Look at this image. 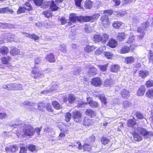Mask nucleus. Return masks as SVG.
Returning <instances> with one entry per match:
<instances>
[{
  "label": "nucleus",
  "mask_w": 153,
  "mask_h": 153,
  "mask_svg": "<svg viewBox=\"0 0 153 153\" xmlns=\"http://www.w3.org/2000/svg\"><path fill=\"white\" fill-rule=\"evenodd\" d=\"M10 126L14 127L15 128H17L22 127L24 134L27 136H33L35 133V129L34 128L30 125L27 124L22 123L19 125L10 124Z\"/></svg>",
  "instance_id": "obj_1"
},
{
  "label": "nucleus",
  "mask_w": 153,
  "mask_h": 153,
  "mask_svg": "<svg viewBox=\"0 0 153 153\" xmlns=\"http://www.w3.org/2000/svg\"><path fill=\"white\" fill-rule=\"evenodd\" d=\"M135 130L143 136L146 139L149 138L153 136L152 131H148L146 129L140 126H138L135 128Z\"/></svg>",
  "instance_id": "obj_2"
},
{
  "label": "nucleus",
  "mask_w": 153,
  "mask_h": 153,
  "mask_svg": "<svg viewBox=\"0 0 153 153\" xmlns=\"http://www.w3.org/2000/svg\"><path fill=\"white\" fill-rule=\"evenodd\" d=\"M76 97L74 94H69L68 96L65 97L63 99L64 102L66 104H68L69 106L73 104L75 101Z\"/></svg>",
  "instance_id": "obj_3"
},
{
  "label": "nucleus",
  "mask_w": 153,
  "mask_h": 153,
  "mask_svg": "<svg viewBox=\"0 0 153 153\" xmlns=\"http://www.w3.org/2000/svg\"><path fill=\"white\" fill-rule=\"evenodd\" d=\"M103 12L105 14L101 16L100 19L102 22H107L109 19L108 16L111 15L113 13L112 10H104Z\"/></svg>",
  "instance_id": "obj_4"
},
{
  "label": "nucleus",
  "mask_w": 153,
  "mask_h": 153,
  "mask_svg": "<svg viewBox=\"0 0 153 153\" xmlns=\"http://www.w3.org/2000/svg\"><path fill=\"white\" fill-rule=\"evenodd\" d=\"M70 20L68 22V25L70 26L73 25L72 23H75L77 21L80 22V19L79 16H76L74 13H72L70 14L69 17Z\"/></svg>",
  "instance_id": "obj_5"
},
{
  "label": "nucleus",
  "mask_w": 153,
  "mask_h": 153,
  "mask_svg": "<svg viewBox=\"0 0 153 153\" xmlns=\"http://www.w3.org/2000/svg\"><path fill=\"white\" fill-rule=\"evenodd\" d=\"M76 143L78 145V149L79 150L83 149L84 151H89L91 150V146L87 143H85L82 146L79 141L77 142Z\"/></svg>",
  "instance_id": "obj_6"
},
{
  "label": "nucleus",
  "mask_w": 153,
  "mask_h": 153,
  "mask_svg": "<svg viewBox=\"0 0 153 153\" xmlns=\"http://www.w3.org/2000/svg\"><path fill=\"white\" fill-rule=\"evenodd\" d=\"M73 117L74 120L76 122H80L81 120L82 116L80 112L75 110L73 111Z\"/></svg>",
  "instance_id": "obj_7"
},
{
  "label": "nucleus",
  "mask_w": 153,
  "mask_h": 153,
  "mask_svg": "<svg viewBox=\"0 0 153 153\" xmlns=\"http://www.w3.org/2000/svg\"><path fill=\"white\" fill-rule=\"evenodd\" d=\"M80 19V22H88L91 21L93 22L95 20V19L93 17L91 16H79V19Z\"/></svg>",
  "instance_id": "obj_8"
},
{
  "label": "nucleus",
  "mask_w": 153,
  "mask_h": 153,
  "mask_svg": "<svg viewBox=\"0 0 153 153\" xmlns=\"http://www.w3.org/2000/svg\"><path fill=\"white\" fill-rule=\"evenodd\" d=\"M92 84L96 87L100 86L102 83L100 78L99 77H96L93 78L91 81Z\"/></svg>",
  "instance_id": "obj_9"
},
{
  "label": "nucleus",
  "mask_w": 153,
  "mask_h": 153,
  "mask_svg": "<svg viewBox=\"0 0 153 153\" xmlns=\"http://www.w3.org/2000/svg\"><path fill=\"white\" fill-rule=\"evenodd\" d=\"M18 150V148L16 145H13L7 147L5 150L7 153H14Z\"/></svg>",
  "instance_id": "obj_10"
},
{
  "label": "nucleus",
  "mask_w": 153,
  "mask_h": 153,
  "mask_svg": "<svg viewBox=\"0 0 153 153\" xmlns=\"http://www.w3.org/2000/svg\"><path fill=\"white\" fill-rule=\"evenodd\" d=\"M149 74V72L146 70H140L138 72V76L140 78L144 79Z\"/></svg>",
  "instance_id": "obj_11"
},
{
  "label": "nucleus",
  "mask_w": 153,
  "mask_h": 153,
  "mask_svg": "<svg viewBox=\"0 0 153 153\" xmlns=\"http://www.w3.org/2000/svg\"><path fill=\"white\" fill-rule=\"evenodd\" d=\"M37 70L36 68L33 71V74H34V78H40L43 77V75L41 71Z\"/></svg>",
  "instance_id": "obj_12"
},
{
  "label": "nucleus",
  "mask_w": 153,
  "mask_h": 153,
  "mask_svg": "<svg viewBox=\"0 0 153 153\" xmlns=\"http://www.w3.org/2000/svg\"><path fill=\"white\" fill-rule=\"evenodd\" d=\"M149 25V23L148 21H147L146 23H144L143 26H142V28L141 27L138 28L137 30L138 32L141 33V34L144 33V32L145 30V28L148 27Z\"/></svg>",
  "instance_id": "obj_13"
},
{
  "label": "nucleus",
  "mask_w": 153,
  "mask_h": 153,
  "mask_svg": "<svg viewBox=\"0 0 153 153\" xmlns=\"http://www.w3.org/2000/svg\"><path fill=\"white\" fill-rule=\"evenodd\" d=\"M117 42L114 39H110L108 43V45L111 48H114L117 45Z\"/></svg>",
  "instance_id": "obj_14"
},
{
  "label": "nucleus",
  "mask_w": 153,
  "mask_h": 153,
  "mask_svg": "<svg viewBox=\"0 0 153 153\" xmlns=\"http://www.w3.org/2000/svg\"><path fill=\"white\" fill-rule=\"evenodd\" d=\"M10 54L13 56L18 55L19 53V50L16 48L13 47L10 51Z\"/></svg>",
  "instance_id": "obj_15"
},
{
  "label": "nucleus",
  "mask_w": 153,
  "mask_h": 153,
  "mask_svg": "<svg viewBox=\"0 0 153 153\" xmlns=\"http://www.w3.org/2000/svg\"><path fill=\"white\" fill-rule=\"evenodd\" d=\"M46 59L51 62H54L55 60L53 54L52 53L48 54L46 57Z\"/></svg>",
  "instance_id": "obj_16"
},
{
  "label": "nucleus",
  "mask_w": 153,
  "mask_h": 153,
  "mask_svg": "<svg viewBox=\"0 0 153 153\" xmlns=\"http://www.w3.org/2000/svg\"><path fill=\"white\" fill-rule=\"evenodd\" d=\"M92 120L88 117H86L84 119L83 124L85 126H89L92 123Z\"/></svg>",
  "instance_id": "obj_17"
},
{
  "label": "nucleus",
  "mask_w": 153,
  "mask_h": 153,
  "mask_svg": "<svg viewBox=\"0 0 153 153\" xmlns=\"http://www.w3.org/2000/svg\"><path fill=\"white\" fill-rule=\"evenodd\" d=\"M13 10H10L7 7L0 8V13H9L11 14H12L13 13Z\"/></svg>",
  "instance_id": "obj_18"
},
{
  "label": "nucleus",
  "mask_w": 153,
  "mask_h": 153,
  "mask_svg": "<svg viewBox=\"0 0 153 153\" xmlns=\"http://www.w3.org/2000/svg\"><path fill=\"white\" fill-rule=\"evenodd\" d=\"M85 114L91 117H93L96 115V112L91 109H87Z\"/></svg>",
  "instance_id": "obj_19"
},
{
  "label": "nucleus",
  "mask_w": 153,
  "mask_h": 153,
  "mask_svg": "<svg viewBox=\"0 0 153 153\" xmlns=\"http://www.w3.org/2000/svg\"><path fill=\"white\" fill-rule=\"evenodd\" d=\"M121 94L122 97L124 98H128L129 97L128 91L126 89H123L122 90Z\"/></svg>",
  "instance_id": "obj_20"
},
{
  "label": "nucleus",
  "mask_w": 153,
  "mask_h": 153,
  "mask_svg": "<svg viewBox=\"0 0 153 153\" xmlns=\"http://www.w3.org/2000/svg\"><path fill=\"white\" fill-rule=\"evenodd\" d=\"M24 34L25 36L33 39L35 41L38 40L39 39V37L34 34H29L27 33H24Z\"/></svg>",
  "instance_id": "obj_21"
},
{
  "label": "nucleus",
  "mask_w": 153,
  "mask_h": 153,
  "mask_svg": "<svg viewBox=\"0 0 153 153\" xmlns=\"http://www.w3.org/2000/svg\"><path fill=\"white\" fill-rule=\"evenodd\" d=\"M123 23L120 21L114 22L113 24V27L116 29L122 28L123 26Z\"/></svg>",
  "instance_id": "obj_22"
},
{
  "label": "nucleus",
  "mask_w": 153,
  "mask_h": 153,
  "mask_svg": "<svg viewBox=\"0 0 153 153\" xmlns=\"http://www.w3.org/2000/svg\"><path fill=\"white\" fill-rule=\"evenodd\" d=\"M120 68V66L117 65H112L110 67V71L113 72H116L118 71Z\"/></svg>",
  "instance_id": "obj_23"
},
{
  "label": "nucleus",
  "mask_w": 153,
  "mask_h": 153,
  "mask_svg": "<svg viewBox=\"0 0 153 153\" xmlns=\"http://www.w3.org/2000/svg\"><path fill=\"white\" fill-rule=\"evenodd\" d=\"M145 91V87L144 86H141L137 91V95L139 96H141L144 95Z\"/></svg>",
  "instance_id": "obj_24"
},
{
  "label": "nucleus",
  "mask_w": 153,
  "mask_h": 153,
  "mask_svg": "<svg viewBox=\"0 0 153 153\" xmlns=\"http://www.w3.org/2000/svg\"><path fill=\"white\" fill-rule=\"evenodd\" d=\"M8 52L9 49L6 46H2L0 48V53L3 55H6Z\"/></svg>",
  "instance_id": "obj_25"
},
{
  "label": "nucleus",
  "mask_w": 153,
  "mask_h": 153,
  "mask_svg": "<svg viewBox=\"0 0 153 153\" xmlns=\"http://www.w3.org/2000/svg\"><path fill=\"white\" fill-rule=\"evenodd\" d=\"M87 102H80L79 103L78 106L79 107H82L85 104H89V103L92 102V98L91 97H89L87 98Z\"/></svg>",
  "instance_id": "obj_26"
},
{
  "label": "nucleus",
  "mask_w": 153,
  "mask_h": 153,
  "mask_svg": "<svg viewBox=\"0 0 153 153\" xmlns=\"http://www.w3.org/2000/svg\"><path fill=\"white\" fill-rule=\"evenodd\" d=\"M96 69L93 67L89 68L88 72V74L90 76H94L96 73Z\"/></svg>",
  "instance_id": "obj_27"
},
{
  "label": "nucleus",
  "mask_w": 153,
  "mask_h": 153,
  "mask_svg": "<svg viewBox=\"0 0 153 153\" xmlns=\"http://www.w3.org/2000/svg\"><path fill=\"white\" fill-rule=\"evenodd\" d=\"M134 138L135 140L140 141L143 140V137L141 134L137 133H135L134 135Z\"/></svg>",
  "instance_id": "obj_28"
},
{
  "label": "nucleus",
  "mask_w": 153,
  "mask_h": 153,
  "mask_svg": "<svg viewBox=\"0 0 153 153\" xmlns=\"http://www.w3.org/2000/svg\"><path fill=\"white\" fill-rule=\"evenodd\" d=\"M96 47L94 45H87L85 48L84 51L88 53L91 52L96 49Z\"/></svg>",
  "instance_id": "obj_29"
},
{
  "label": "nucleus",
  "mask_w": 153,
  "mask_h": 153,
  "mask_svg": "<svg viewBox=\"0 0 153 153\" xmlns=\"http://www.w3.org/2000/svg\"><path fill=\"white\" fill-rule=\"evenodd\" d=\"M134 58L132 56H128L125 59V62L127 64H131L134 61Z\"/></svg>",
  "instance_id": "obj_30"
},
{
  "label": "nucleus",
  "mask_w": 153,
  "mask_h": 153,
  "mask_svg": "<svg viewBox=\"0 0 153 153\" xmlns=\"http://www.w3.org/2000/svg\"><path fill=\"white\" fill-rule=\"evenodd\" d=\"M101 35V42L103 43H105L108 41L109 37L106 34H103Z\"/></svg>",
  "instance_id": "obj_31"
},
{
  "label": "nucleus",
  "mask_w": 153,
  "mask_h": 153,
  "mask_svg": "<svg viewBox=\"0 0 153 153\" xmlns=\"http://www.w3.org/2000/svg\"><path fill=\"white\" fill-rule=\"evenodd\" d=\"M93 40L95 42H101V35L95 34L93 36Z\"/></svg>",
  "instance_id": "obj_32"
},
{
  "label": "nucleus",
  "mask_w": 153,
  "mask_h": 153,
  "mask_svg": "<svg viewBox=\"0 0 153 153\" xmlns=\"http://www.w3.org/2000/svg\"><path fill=\"white\" fill-rule=\"evenodd\" d=\"M136 124L135 119H130L129 120L127 123V126L130 127H132Z\"/></svg>",
  "instance_id": "obj_33"
},
{
  "label": "nucleus",
  "mask_w": 153,
  "mask_h": 153,
  "mask_svg": "<svg viewBox=\"0 0 153 153\" xmlns=\"http://www.w3.org/2000/svg\"><path fill=\"white\" fill-rule=\"evenodd\" d=\"M125 38V35L124 33H119L117 37V39L119 41H121Z\"/></svg>",
  "instance_id": "obj_34"
},
{
  "label": "nucleus",
  "mask_w": 153,
  "mask_h": 153,
  "mask_svg": "<svg viewBox=\"0 0 153 153\" xmlns=\"http://www.w3.org/2000/svg\"><path fill=\"white\" fill-rule=\"evenodd\" d=\"M92 2L90 0L86 1L85 3V7L86 8L90 9L92 7Z\"/></svg>",
  "instance_id": "obj_35"
},
{
  "label": "nucleus",
  "mask_w": 153,
  "mask_h": 153,
  "mask_svg": "<svg viewBox=\"0 0 153 153\" xmlns=\"http://www.w3.org/2000/svg\"><path fill=\"white\" fill-rule=\"evenodd\" d=\"M50 3V9L52 10L55 11L59 9V7H57L54 4V1H52Z\"/></svg>",
  "instance_id": "obj_36"
},
{
  "label": "nucleus",
  "mask_w": 153,
  "mask_h": 153,
  "mask_svg": "<svg viewBox=\"0 0 153 153\" xmlns=\"http://www.w3.org/2000/svg\"><path fill=\"white\" fill-rule=\"evenodd\" d=\"M101 143L104 145H105L106 144H108L109 143L110 141V139L106 137H103L101 138Z\"/></svg>",
  "instance_id": "obj_37"
},
{
  "label": "nucleus",
  "mask_w": 153,
  "mask_h": 153,
  "mask_svg": "<svg viewBox=\"0 0 153 153\" xmlns=\"http://www.w3.org/2000/svg\"><path fill=\"white\" fill-rule=\"evenodd\" d=\"M131 105V102L127 100H125L123 103V106L124 108H126Z\"/></svg>",
  "instance_id": "obj_38"
},
{
  "label": "nucleus",
  "mask_w": 153,
  "mask_h": 153,
  "mask_svg": "<svg viewBox=\"0 0 153 153\" xmlns=\"http://www.w3.org/2000/svg\"><path fill=\"white\" fill-rule=\"evenodd\" d=\"M130 50L128 47L126 46L122 48L120 51V53L122 54L127 53Z\"/></svg>",
  "instance_id": "obj_39"
},
{
  "label": "nucleus",
  "mask_w": 153,
  "mask_h": 153,
  "mask_svg": "<svg viewBox=\"0 0 153 153\" xmlns=\"http://www.w3.org/2000/svg\"><path fill=\"white\" fill-rule=\"evenodd\" d=\"M108 64L107 63L104 65H100L98 66L100 70L102 71H105L106 70L107 67L108 66Z\"/></svg>",
  "instance_id": "obj_40"
},
{
  "label": "nucleus",
  "mask_w": 153,
  "mask_h": 153,
  "mask_svg": "<svg viewBox=\"0 0 153 153\" xmlns=\"http://www.w3.org/2000/svg\"><path fill=\"white\" fill-rule=\"evenodd\" d=\"M26 10H27L26 8L20 6L19 7L18 9V10L17 11V14H19L25 13Z\"/></svg>",
  "instance_id": "obj_41"
},
{
  "label": "nucleus",
  "mask_w": 153,
  "mask_h": 153,
  "mask_svg": "<svg viewBox=\"0 0 153 153\" xmlns=\"http://www.w3.org/2000/svg\"><path fill=\"white\" fill-rule=\"evenodd\" d=\"M52 104L55 108L56 109H59L61 108V106L57 101H54L53 102Z\"/></svg>",
  "instance_id": "obj_42"
},
{
  "label": "nucleus",
  "mask_w": 153,
  "mask_h": 153,
  "mask_svg": "<svg viewBox=\"0 0 153 153\" xmlns=\"http://www.w3.org/2000/svg\"><path fill=\"white\" fill-rule=\"evenodd\" d=\"M10 57L9 56L7 58L5 57H4L1 59L2 62L4 64H7L8 63L9 61L10 60Z\"/></svg>",
  "instance_id": "obj_43"
},
{
  "label": "nucleus",
  "mask_w": 153,
  "mask_h": 153,
  "mask_svg": "<svg viewBox=\"0 0 153 153\" xmlns=\"http://www.w3.org/2000/svg\"><path fill=\"white\" fill-rule=\"evenodd\" d=\"M99 98L101 101L103 102L105 105L106 104V99L104 95H100L99 96Z\"/></svg>",
  "instance_id": "obj_44"
},
{
  "label": "nucleus",
  "mask_w": 153,
  "mask_h": 153,
  "mask_svg": "<svg viewBox=\"0 0 153 153\" xmlns=\"http://www.w3.org/2000/svg\"><path fill=\"white\" fill-rule=\"evenodd\" d=\"M105 57L108 59H111L112 58L113 54L110 52H106L104 53Z\"/></svg>",
  "instance_id": "obj_45"
},
{
  "label": "nucleus",
  "mask_w": 153,
  "mask_h": 153,
  "mask_svg": "<svg viewBox=\"0 0 153 153\" xmlns=\"http://www.w3.org/2000/svg\"><path fill=\"white\" fill-rule=\"evenodd\" d=\"M146 96L149 98H153V90H149L146 93Z\"/></svg>",
  "instance_id": "obj_46"
},
{
  "label": "nucleus",
  "mask_w": 153,
  "mask_h": 153,
  "mask_svg": "<svg viewBox=\"0 0 153 153\" xmlns=\"http://www.w3.org/2000/svg\"><path fill=\"white\" fill-rule=\"evenodd\" d=\"M59 48L60 52L65 53L67 51V48L65 45H61L59 47Z\"/></svg>",
  "instance_id": "obj_47"
},
{
  "label": "nucleus",
  "mask_w": 153,
  "mask_h": 153,
  "mask_svg": "<svg viewBox=\"0 0 153 153\" xmlns=\"http://www.w3.org/2000/svg\"><path fill=\"white\" fill-rule=\"evenodd\" d=\"M89 105L92 108L97 107L98 106V103L97 102L94 101H92V102L89 103Z\"/></svg>",
  "instance_id": "obj_48"
},
{
  "label": "nucleus",
  "mask_w": 153,
  "mask_h": 153,
  "mask_svg": "<svg viewBox=\"0 0 153 153\" xmlns=\"http://www.w3.org/2000/svg\"><path fill=\"white\" fill-rule=\"evenodd\" d=\"M8 90H15V84L10 83L8 84Z\"/></svg>",
  "instance_id": "obj_49"
},
{
  "label": "nucleus",
  "mask_w": 153,
  "mask_h": 153,
  "mask_svg": "<svg viewBox=\"0 0 153 153\" xmlns=\"http://www.w3.org/2000/svg\"><path fill=\"white\" fill-rule=\"evenodd\" d=\"M146 85L147 88H149L153 86V81L149 80L147 81L146 83Z\"/></svg>",
  "instance_id": "obj_50"
},
{
  "label": "nucleus",
  "mask_w": 153,
  "mask_h": 153,
  "mask_svg": "<svg viewBox=\"0 0 153 153\" xmlns=\"http://www.w3.org/2000/svg\"><path fill=\"white\" fill-rule=\"evenodd\" d=\"M103 51L102 47H100L97 49L94 52L95 54L99 55L101 54Z\"/></svg>",
  "instance_id": "obj_51"
},
{
  "label": "nucleus",
  "mask_w": 153,
  "mask_h": 153,
  "mask_svg": "<svg viewBox=\"0 0 153 153\" xmlns=\"http://www.w3.org/2000/svg\"><path fill=\"white\" fill-rule=\"evenodd\" d=\"M71 114L68 112L65 115V120L66 122H69L71 118Z\"/></svg>",
  "instance_id": "obj_52"
},
{
  "label": "nucleus",
  "mask_w": 153,
  "mask_h": 153,
  "mask_svg": "<svg viewBox=\"0 0 153 153\" xmlns=\"http://www.w3.org/2000/svg\"><path fill=\"white\" fill-rule=\"evenodd\" d=\"M43 0H34V2L36 5L39 6L42 3Z\"/></svg>",
  "instance_id": "obj_53"
},
{
  "label": "nucleus",
  "mask_w": 153,
  "mask_h": 153,
  "mask_svg": "<svg viewBox=\"0 0 153 153\" xmlns=\"http://www.w3.org/2000/svg\"><path fill=\"white\" fill-rule=\"evenodd\" d=\"M148 56L150 62L153 64V53H151L150 51L148 55Z\"/></svg>",
  "instance_id": "obj_54"
},
{
  "label": "nucleus",
  "mask_w": 153,
  "mask_h": 153,
  "mask_svg": "<svg viewBox=\"0 0 153 153\" xmlns=\"http://www.w3.org/2000/svg\"><path fill=\"white\" fill-rule=\"evenodd\" d=\"M136 116L139 119H142L144 118V116L143 114L140 112H137L135 114Z\"/></svg>",
  "instance_id": "obj_55"
},
{
  "label": "nucleus",
  "mask_w": 153,
  "mask_h": 153,
  "mask_svg": "<svg viewBox=\"0 0 153 153\" xmlns=\"http://www.w3.org/2000/svg\"><path fill=\"white\" fill-rule=\"evenodd\" d=\"M25 5L27 7H28V8H26V10L29 11L32 10V6L31 4L28 2H26L25 4Z\"/></svg>",
  "instance_id": "obj_56"
},
{
  "label": "nucleus",
  "mask_w": 153,
  "mask_h": 153,
  "mask_svg": "<svg viewBox=\"0 0 153 153\" xmlns=\"http://www.w3.org/2000/svg\"><path fill=\"white\" fill-rule=\"evenodd\" d=\"M7 117V114L4 112L0 113V119L4 120L6 119Z\"/></svg>",
  "instance_id": "obj_57"
},
{
  "label": "nucleus",
  "mask_w": 153,
  "mask_h": 153,
  "mask_svg": "<svg viewBox=\"0 0 153 153\" xmlns=\"http://www.w3.org/2000/svg\"><path fill=\"white\" fill-rule=\"evenodd\" d=\"M60 22L62 25H64L65 23L69 22V20L66 19L64 17H62L60 19Z\"/></svg>",
  "instance_id": "obj_58"
},
{
  "label": "nucleus",
  "mask_w": 153,
  "mask_h": 153,
  "mask_svg": "<svg viewBox=\"0 0 153 153\" xmlns=\"http://www.w3.org/2000/svg\"><path fill=\"white\" fill-rule=\"evenodd\" d=\"M15 90H22L23 88L22 86L20 84H15Z\"/></svg>",
  "instance_id": "obj_59"
},
{
  "label": "nucleus",
  "mask_w": 153,
  "mask_h": 153,
  "mask_svg": "<svg viewBox=\"0 0 153 153\" xmlns=\"http://www.w3.org/2000/svg\"><path fill=\"white\" fill-rule=\"evenodd\" d=\"M45 108L49 111L53 112V109L51 108V104L49 103H47L45 105Z\"/></svg>",
  "instance_id": "obj_60"
},
{
  "label": "nucleus",
  "mask_w": 153,
  "mask_h": 153,
  "mask_svg": "<svg viewBox=\"0 0 153 153\" xmlns=\"http://www.w3.org/2000/svg\"><path fill=\"white\" fill-rule=\"evenodd\" d=\"M42 60L41 58L37 57L35 59V64H39L42 62Z\"/></svg>",
  "instance_id": "obj_61"
},
{
  "label": "nucleus",
  "mask_w": 153,
  "mask_h": 153,
  "mask_svg": "<svg viewBox=\"0 0 153 153\" xmlns=\"http://www.w3.org/2000/svg\"><path fill=\"white\" fill-rule=\"evenodd\" d=\"M44 15L45 16L47 17L48 18L51 16V12L50 11H45L43 12Z\"/></svg>",
  "instance_id": "obj_62"
},
{
  "label": "nucleus",
  "mask_w": 153,
  "mask_h": 153,
  "mask_svg": "<svg viewBox=\"0 0 153 153\" xmlns=\"http://www.w3.org/2000/svg\"><path fill=\"white\" fill-rule=\"evenodd\" d=\"M80 72V70L79 68L77 67L75 69L73 72V74L74 75H79Z\"/></svg>",
  "instance_id": "obj_63"
},
{
  "label": "nucleus",
  "mask_w": 153,
  "mask_h": 153,
  "mask_svg": "<svg viewBox=\"0 0 153 153\" xmlns=\"http://www.w3.org/2000/svg\"><path fill=\"white\" fill-rule=\"evenodd\" d=\"M28 149L30 150L33 151L36 150L35 146L33 145H30L28 147Z\"/></svg>",
  "instance_id": "obj_64"
}]
</instances>
